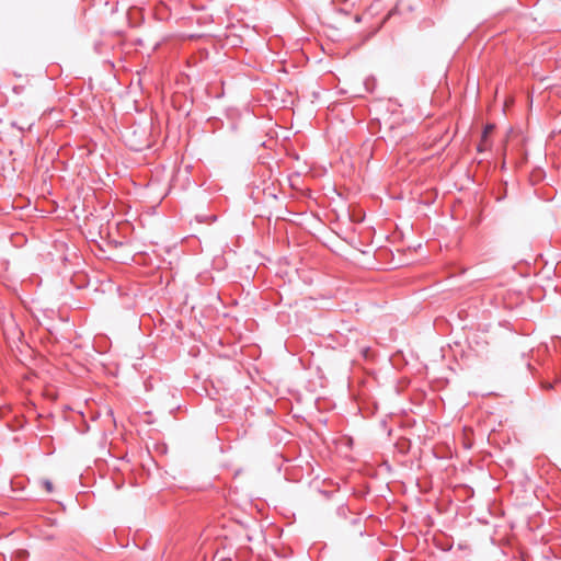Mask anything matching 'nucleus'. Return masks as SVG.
Returning a JSON list of instances; mask_svg holds the SVG:
<instances>
[{"mask_svg":"<svg viewBox=\"0 0 561 561\" xmlns=\"http://www.w3.org/2000/svg\"><path fill=\"white\" fill-rule=\"evenodd\" d=\"M493 130H494V125L490 124V125L485 126V128L482 133L481 141L478 146L479 151H484L490 147L489 137L493 133Z\"/></svg>","mask_w":561,"mask_h":561,"instance_id":"nucleus-1","label":"nucleus"},{"mask_svg":"<svg viewBox=\"0 0 561 561\" xmlns=\"http://www.w3.org/2000/svg\"><path fill=\"white\" fill-rule=\"evenodd\" d=\"M43 485H44V488H45V490H46L47 492H51V491H53V489H54V488H53V483H51V481H49V480H44V481H43Z\"/></svg>","mask_w":561,"mask_h":561,"instance_id":"nucleus-2","label":"nucleus"}]
</instances>
